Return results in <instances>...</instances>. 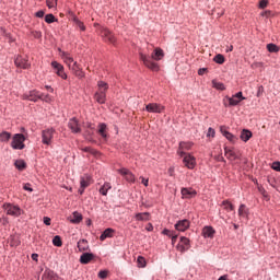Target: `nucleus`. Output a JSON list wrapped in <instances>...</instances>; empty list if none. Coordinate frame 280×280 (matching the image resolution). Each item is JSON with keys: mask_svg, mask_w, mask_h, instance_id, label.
Here are the masks:
<instances>
[{"mask_svg": "<svg viewBox=\"0 0 280 280\" xmlns=\"http://www.w3.org/2000/svg\"><path fill=\"white\" fill-rule=\"evenodd\" d=\"M164 57L165 52L161 48H155L151 54V57L143 52H140V60L143 61L144 67H147V69H150L151 71H159L160 69L159 63L153 60H163Z\"/></svg>", "mask_w": 280, "mask_h": 280, "instance_id": "1", "label": "nucleus"}, {"mask_svg": "<svg viewBox=\"0 0 280 280\" xmlns=\"http://www.w3.org/2000/svg\"><path fill=\"white\" fill-rule=\"evenodd\" d=\"M2 209L5 211L7 215H11L12 218H21V215H23L21 207L14 203H4Z\"/></svg>", "mask_w": 280, "mask_h": 280, "instance_id": "2", "label": "nucleus"}, {"mask_svg": "<svg viewBox=\"0 0 280 280\" xmlns=\"http://www.w3.org/2000/svg\"><path fill=\"white\" fill-rule=\"evenodd\" d=\"M11 148H13V150H24L25 136L23 133H15L12 138Z\"/></svg>", "mask_w": 280, "mask_h": 280, "instance_id": "3", "label": "nucleus"}, {"mask_svg": "<svg viewBox=\"0 0 280 280\" xmlns=\"http://www.w3.org/2000/svg\"><path fill=\"white\" fill-rule=\"evenodd\" d=\"M54 135H56V130H54L52 128L42 131V142L44 143V145H51Z\"/></svg>", "mask_w": 280, "mask_h": 280, "instance_id": "4", "label": "nucleus"}, {"mask_svg": "<svg viewBox=\"0 0 280 280\" xmlns=\"http://www.w3.org/2000/svg\"><path fill=\"white\" fill-rule=\"evenodd\" d=\"M22 100H28L30 102H38L43 100V93L37 90H32L30 93L22 95Z\"/></svg>", "mask_w": 280, "mask_h": 280, "instance_id": "5", "label": "nucleus"}, {"mask_svg": "<svg viewBox=\"0 0 280 280\" xmlns=\"http://www.w3.org/2000/svg\"><path fill=\"white\" fill-rule=\"evenodd\" d=\"M92 184H93V178L91 177V175H83L80 179V185H81L79 188L80 196H82L86 187H90V185Z\"/></svg>", "mask_w": 280, "mask_h": 280, "instance_id": "6", "label": "nucleus"}, {"mask_svg": "<svg viewBox=\"0 0 280 280\" xmlns=\"http://www.w3.org/2000/svg\"><path fill=\"white\" fill-rule=\"evenodd\" d=\"M101 36H103L105 43H110V45H115V43H117V38L108 28H103Z\"/></svg>", "mask_w": 280, "mask_h": 280, "instance_id": "7", "label": "nucleus"}, {"mask_svg": "<svg viewBox=\"0 0 280 280\" xmlns=\"http://www.w3.org/2000/svg\"><path fill=\"white\" fill-rule=\"evenodd\" d=\"M147 113H163L165 110V106L159 103H149L145 105Z\"/></svg>", "mask_w": 280, "mask_h": 280, "instance_id": "8", "label": "nucleus"}, {"mask_svg": "<svg viewBox=\"0 0 280 280\" xmlns=\"http://www.w3.org/2000/svg\"><path fill=\"white\" fill-rule=\"evenodd\" d=\"M176 248L179 253H186V250H189V248H191V245L189 244V238L182 236Z\"/></svg>", "mask_w": 280, "mask_h": 280, "instance_id": "9", "label": "nucleus"}, {"mask_svg": "<svg viewBox=\"0 0 280 280\" xmlns=\"http://www.w3.org/2000/svg\"><path fill=\"white\" fill-rule=\"evenodd\" d=\"M51 67L55 69V72L57 75H59V78L67 80V73H65V67L62 65L58 63V61H52Z\"/></svg>", "mask_w": 280, "mask_h": 280, "instance_id": "10", "label": "nucleus"}, {"mask_svg": "<svg viewBox=\"0 0 280 280\" xmlns=\"http://www.w3.org/2000/svg\"><path fill=\"white\" fill-rule=\"evenodd\" d=\"M118 173L124 176L127 183H135L137 180V178L135 177V174H132V172H130V170L128 168H120L118 170Z\"/></svg>", "mask_w": 280, "mask_h": 280, "instance_id": "11", "label": "nucleus"}, {"mask_svg": "<svg viewBox=\"0 0 280 280\" xmlns=\"http://www.w3.org/2000/svg\"><path fill=\"white\" fill-rule=\"evenodd\" d=\"M226 100L229 101V106H237V104H240V102L243 100H246V97L243 96L242 92H237L232 97L228 96Z\"/></svg>", "mask_w": 280, "mask_h": 280, "instance_id": "12", "label": "nucleus"}, {"mask_svg": "<svg viewBox=\"0 0 280 280\" xmlns=\"http://www.w3.org/2000/svg\"><path fill=\"white\" fill-rule=\"evenodd\" d=\"M183 163L188 170H194V167H196V158L191 154H186L184 156Z\"/></svg>", "mask_w": 280, "mask_h": 280, "instance_id": "13", "label": "nucleus"}, {"mask_svg": "<svg viewBox=\"0 0 280 280\" xmlns=\"http://www.w3.org/2000/svg\"><path fill=\"white\" fill-rule=\"evenodd\" d=\"M15 67H18V69H30V67H32L31 63L27 62V59L18 56L14 60Z\"/></svg>", "mask_w": 280, "mask_h": 280, "instance_id": "14", "label": "nucleus"}, {"mask_svg": "<svg viewBox=\"0 0 280 280\" xmlns=\"http://www.w3.org/2000/svg\"><path fill=\"white\" fill-rule=\"evenodd\" d=\"M68 126L71 132H74V133L82 132V129L80 128V122H78L77 118H71L68 122Z\"/></svg>", "mask_w": 280, "mask_h": 280, "instance_id": "15", "label": "nucleus"}, {"mask_svg": "<svg viewBox=\"0 0 280 280\" xmlns=\"http://www.w3.org/2000/svg\"><path fill=\"white\" fill-rule=\"evenodd\" d=\"M189 224H190L189 220L184 219V220L178 221L175 224V229H176V231H179L183 233V232L187 231V229H189Z\"/></svg>", "mask_w": 280, "mask_h": 280, "instance_id": "16", "label": "nucleus"}, {"mask_svg": "<svg viewBox=\"0 0 280 280\" xmlns=\"http://www.w3.org/2000/svg\"><path fill=\"white\" fill-rule=\"evenodd\" d=\"M191 145H194L191 142H180L177 154H179L180 156H185L187 154L185 153V151L191 150Z\"/></svg>", "mask_w": 280, "mask_h": 280, "instance_id": "17", "label": "nucleus"}, {"mask_svg": "<svg viewBox=\"0 0 280 280\" xmlns=\"http://www.w3.org/2000/svg\"><path fill=\"white\" fill-rule=\"evenodd\" d=\"M42 280H58V276L51 269H46L42 276Z\"/></svg>", "mask_w": 280, "mask_h": 280, "instance_id": "18", "label": "nucleus"}, {"mask_svg": "<svg viewBox=\"0 0 280 280\" xmlns=\"http://www.w3.org/2000/svg\"><path fill=\"white\" fill-rule=\"evenodd\" d=\"M220 130H221V133L223 135V137L226 138L228 141H231V143H235V141H237V138H235V136H233V133L229 132L226 130V127H221Z\"/></svg>", "mask_w": 280, "mask_h": 280, "instance_id": "19", "label": "nucleus"}, {"mask_svg": "<svg viewBox=\"0 0 280 280\" xmlns=\"http://www.w3.org/2000/svg\"><path fill=\"white\" fill-rule=\"evenodd\" d=\"M196 191L192 188H182V197L186 199L195 198Z\"/></svg>", "mask_w": 280, "mask_h": 280, "instance_id": "20", "label": "nucleus"}, {"mask_svg": "<svg viewBox=\"0 0 280 280\" xmlns=\"http://www.w3.org/2000/svg\"><path fill=\"white\" fill-rule=\"evenodd\" d=\"M94 258H95V255H93L91 253H83L80 257V262L89 264V262L93 261Z\"/></svg>", "mask_w": 280, "mask_h": 280, "instance_id": "21", "label": "nucleus"}, {"mask_svg": "<svg viewBox=\"0 0 280 280\" xmlns=\"http://www.w3.org/2000/svg\"><path fill=\"white\" fill-rule=\"evenodd\" d=\"M224 151H225V156L229 161H236L237 153H235V151L233 149L225 147Z\"/></svg>", "mask_w": 280, "mask_h": 280, "instance_id": "22", "label": "nucleus"}, {"mask_svg": "<svg viewBox=\"0 0 280 280\" xmlns=\"http://www.w3.org/2000/svg\"><path fill=\"white\" fill-rule=\"evenodd\" d=\"M202 235H203V237L213 238V235H215V230L211 226H205L202 229Z\"/></svg>", "mask_w": 280, "mask_h": 280, "instance_id": "23", "label": "nucleus"}, {"mask_svg": "<svg viewBox=\"0 0 280 280\" xmlns=\"http://www.w3.org/2000/svg\"><path fill=\"white\" fill-rule=\"evenodd\" d=\"M94 98L96 100V102L98 104H105L106 103V92H104V91L96 92L94 95Z\"/></svg>", "mask_w": 280, "mask_h": 280, "instance_id": "24", "label": "nucleus"}, {"mask_svg": "<svg viewBox=\"0 0 280 280\" xmlns=\"http://www.w3.org/2000/svg\"><path fill=\"white\" fill-rule=\"evenodd\" d=\"M135 218L138 222H148L150 220V212L137 213Z\"/></svg>", "mask_w": 280, "mask_h": 280, "instance_id": "25", "label": "nucleus"}, {"mask_svg": "<svg viewBox=\"0 0 280 280\" xmlns=\"http://www.w3.org/2000/svg\"><path fill=\"white\" fill-rule=\"evenodd\" d=\"M238 215L240 218H244L245 220H248V208L246 205L242 203L238 208Z\"/></svg>", "mask_w": 280, "mask_h": 280, "instance_id": "26", "label": "nucleus"}, {"mask_svg": "<svg viewBox=\"0 0 280 280\" xmlns=\"http://www.w3.org/2000/svg\"><path fill=\"white\" fill-rule=\"evenodd\" d=\"M61 58H62L63 62H66V65H67L69 68L73 65V62H75V61L73 60V57H71V55H69V52H62V54H61Z\"/></svg>", "mask_w": 280, "mask_h": 280, "instance_id": "27", "label": "nucleus"}, {"mask_svg": "<svg viewBox=\"0 0 280 280\" xmlns=\"http://www.w3.org/2000/svg\"><path fill=\"white\" fill-rule=\"evenodd\" d=\"M78 249L80 253H84L85 250H89V241L88 240H80L78 242Z\"/></svg>", "mask_w": 280, "mask_h": 280, "instance_id": "28", "label": "nucleus"}, {"mask_svg": "<svg viewBox=\"0 0 280 280\" xmlns=\"http://www.w3.org/2000/svg\"><path fill=\"white\" fill-rule=\"evenodd\" d=\"M113 233H115V230L110 228L106 229L100 236L101 242H104L107 237H113Z\"/></svg>", "mask_w": 280, "mask_h": 280, "instance_id": "29", "label": "nucleus"}, {"mask_svg": "<svg viewBox=\"0 0 280 280\" xmlns=\"http://www.w3.org/2000/svg\"><path fill=\"white\" fill-rule=\"evenodd\" d=\"M11 138H12L11 132L3 131V132L0 133V142L1 143H8Z\"/></svg>", "mask_w": 280, "mask_h": 280, "instance_id": "30", "label": "nucleus"}, {"mask_svg": "<svg viewBox=\"0 0 280 280\" xmlns=\"http://www.w3.org/2000/svg\"><path fill=\"white\" fill-rule=\"evenodd\" d=\"M109 189H113V186L110 185V183H105V184L100 188V194H102V196H107Z\"/></svg>", "mask_w": 280, "mask_h": 280, "instance_id": "31", "label": "nucleus"}, {"mask_svg": "<svg viewBox=\"0 0 280 280\" xmlns=\"http://www.w3.org/2000/svg\"><path fill=\"white\" fill-rule=\"evenodd\" d=\"M250 137H253V132H250V130H247V129H244L242 132H241V139L242 141H249L250 140Z\"/></svg>", "mask_w": 280, "mask_h": 280, "instance_id": "32", "label": "nucleus"}, {"mask_svg": "<svg viewBox=\"0 0 280 280\" xmlns=\"http://www.w3.org/2000/svg\"><path fill=\"white\" fill-rule=\"evenodd\" d=\"M14 166L16 167V170H19L20 172H23V170H25L27 167V164L25 163V161L23 160H16L14 162Z\"/></svg>", "mask_w": 280, "mask_h": 280, "instance_id": "33", "label": "nucleus"}, {"mask_svg": "<svg viewBox=\"0 0 280 280\" xmlns=\"http://www.w3.org/2000/svg\"><path fill=\"white\" fill-rule=\"evenodd\" d=\"M222 207H223V209H225V211H228V212H230V211H235V206H233V203H231V201H229V200L222 201Z\"/></svg>", "mask_w": 280, "mask_h": 280, "instance_id": "34", "label": "nucleus"}, {"mask_svg": "<svg viewBox=\"0 0 280 280\" xmlns=\"http://www.w3.org/2000/svg\"><path fill=\"white\" fill-rule=\"evenodd\" d=\"M71 222L72 224H80L82 222V215L79 212H73Z\"/></svg>", "mask_w": 280, "mask_h": 280, "instance_id": "35", "label": "nucleus"}, {"mask_svg": "<svg viewBox=\"0 0 280 280\" xmlns=\"http://www.w3.org/2000/svg\"><path fill=\"white\" fill-rule=\"evenodd\" d=\"M212 86L213 89H217V91H225V86H224V83L222 82H218L215 80H212Z\"/></svg>", "mask_w": 280, "mask_h": 280, "instance_id": "36", "label": "nucleus"}, {"mask_svg": "<svg viewBox=\"0 0 280 280\" xmlns=\"http://www.w3.org/2000/svg\"><path fill=\"white\" fill-rule=\"evenodd\" d=\"M98 135H101V137L103 139H106L107 135H106V124H100L98 125Z\"/></svg>", "mask_w": 280, "mask_h": 280, "instance_id": "37", "label": "nucleus"}, {"mask_svg": "<svg viewBox=\"0 0 280 280\" xmlns=\"http://www.w3.org/2000/svg\"><path fill=\"white\" fill-rule=\"evenodd\" d=\"M98 86V93H102V91H104V93H106V91H108V83L104 82V81H100L97 83Z\"/></svg>", "mask_w": 280, "mask_h": 280, "instance_id": "38", "label": "nucleus"}, {"mask_svg": "<svg viewBox=\"0 0 280 280\" xmlns=\"http://www.w3.org/2000/svg\"><path fill=\"white\" fill-rule=\"evenodd\" d=\"M267 49L270 51V54H277L279 51V46L276 44H268Z\"/></svg>", "mask_w": 280, "mask_h": 280, "instance_id": "39", "label": "nucleus"}, {"mask_svg": "<svg viewBox=\"0 0 280 280\" xmlns=\"http://www.w3.org/2000/svg\"><path fill=\"white\" fill-rule=\"evenodd\" d=\"M214 62H217V65H224V55H217L213 58Z\"/></svg>", "mask_w": 280, "mask_h": 280, "instance_id": "40", "label": "nucleus"}, {"mask_svg": "<svg viewBox=\"0 0 280 280\" xmlns=\"http://www.w3.org/2000/svg\"><path fill=\"white\" fill-rule=\"evenodd\" d=\"M137 264L138 268H145V258L143 256H138Z\"/></svg>", "mask_w": 280, "mask_h": 280, "instance_id": "41", "label": "nucleus"}, {"mask_svg": "<svg viewBox=\"0 0 280 280\" xmlns=\"http://www.w3.org/2000/svg\"><path fill=\"white\" fill-rule=\"evenodd\" d=\"M52 244H54V246H58V247L62 246V238H60L59 235L55 236L52 238Z\"/></svg>", "mask_w": 280, "mask_h": 280, "instance_id": "42", "label": "nucleus"}, {"mask_svg": "<svg viewBox=\"0 0 280 280\" xmlns=\"http://www.w3.org/2000/svg\"><path fill=\"white\" fill-rule=\"evenodd\" d=\"M74 23L77 27H80L81 32H84L86 30V26H84V23L78 19H74Z\"/></svg>", "mask_w": 280, "mask_h": 280, "instance_id": "43", "label": "nucleus"}, {"mask_svg": "<svg viewBox=\"0 0 280 280\" xmlns=\"http://www.w3.org/2000/svg\"><path fill=\"white\" fill-rule=\"evenodd\" d=\"M45 21H46L47 23H55L56 16H54V14L49 13V14H47V15L45 16Z\"/></svg>", "mask_w": 280, "mask_h": 280, "instance_id": "44", "label": "nucleus"}, {"mask_svg": "<svg viewBox=\"0 0 280 280\" xmlns=\"http://www.w3.org/2000/svg\"><path fill=\"white\" fill-rule=\"evenodd\" d=\"M69 69H71V71H73V73H75V71H79L81 68H80V65H78V61H74V62L70 66Z\"/></svg>", "mask_w": 280, "mask_h": 280, "instance_id": "45", "label": "nucleus"}, {"mask_svg": "<svg viewBox=\"0 0 280 280\" xmlns=\"http://www.w3.org/2000/svg\"><path fill=\"white\" fill-rule=\"evenodd\" d=\"M42 102H46L47 104H49L51 102V96L49 94H43Z\"/></svg>", "mask_w": 280, "mask_h": 280, "instance_id": "46", "label": "nucleus"}, {"mask_svg": "<svg viewBox=\"0 0 280 280\" xmlns=\"http://www.w3.org/2000/svg\"><path fill=\"white\" fill-rule=\"evenodd\" d=\"M98 277H100V279H106V277H108V271H106V270H101V271L98 272Z\"/></svg>", "mask_w": 280, "mask_h": 280, "instance_id": "47", "label": "nucleus"}, {"mask_svg": "<svg viewBox=\"0 0 280 280\" xmlns=\"http://www.w3.org/2000/svg\"><path fill=\"white\" fill-rule=\"evenodd\" d=\"M259 8L264 10V8H268V0H260Z\"/></svg>", "mask_w": 280, "mask_h": 280, "instance_id": "48", "label": "nucleus"}, {"mask_svg": "<svg viewBox=\"0 0 280 280\" xmlns=\"http://www.w3.org/2000/svg\"><path fill=\"white\" fill-rule=\"evenodd\" d=\"M47 8L51 9L56 5V0H46Z\"/></svg>", "mask_w": 280, "mask_h": 280, "instance_id": "49", "label": "nucleus"}, {"mask_svg": "<svg viewBox=\"0 0 280 280\" xmlns=\"http://www.w3.org/2000/svg\"><path fill=\"white\" fill-rule=\"evenodd\" d=\"M74 75H77V78H84V72L82 71V68H80L79 70H77L74 72Z\"/></svg>", "mask_w": 280, "mask_h": 280, "instance_id": "50", "label": "nucleus"}, {"mask_svg": "<svg viewBox=\"0 0 280 280\" xmlns=\"http://www.w3.org/2000/svg\"><path fill=\"white\" fill-rule=\"evenodd\" d=\"M207 137H215V129L210 127L208 129Z\"/></svg>", "mask_w": 280, "mask_h": 280, "instance_id": "51", "label": "nucleus"}, {"mask_svg": "<svg viewBox=\"0 0 280 280\" xmlns=\"http://www.w3.org/2000/svg\"><path fill=\"white\" fill-rule=\"evenodd\" d=\"M23 189L25 191H34V189H32V184L30 183L24 184Z\"/></svg>", "mask_w": 280, "mask_h": 280, "instance_id": "52", "label": "nucleus"}, {"mask_svg": "<svg viewBox=\"0 0 280 280\" xmlns=\"http://www.w3.org/2000/svg\"><path fill=\"white\" fill-rule=\"evenodd\" d=\"M272 170H275L276 172H280V162H273Z\"/></svg>", "mask_w": 280, "mask_h": 280, "instance_id": "53", "label": "nucleus"}, {"mask_svg": "<svg viewBox=\"0 0 280 280\" xmlns=\"http://www.w3.org/2000/svg\"><path fill=\"white\" fill-rule=\"evenodd\" d=\"M44 224H46V226H51V218L44 217Z\"/></svg>", "mask_w": 280, "mask_h": 280, "instance_id": "54", "label": "nucleus"}, {"mask_svg": "<svg viewBox=\"0 0 280 280\" xmlns=\"http://www.w3.org/2000/svg\"><path fill=\"white\" fill-rule=\"evenodd\" d=\"M35 16H37V19H43V16H45V11L40 10V11H37L35 13Z\"/></svg>", "mask_w": 280, "mask_h": 280, "instance_id": "55", "label": "nucleus"}, {"mask_svg": "<svg viewBox=\"0 0 280 280\" xmlns=\"http://www.w3.org/2000/svg\"><path fill=\"white\" fill-rule=\"evenodd\" d=\"M34 38H40L43 36V33L38 32V31H34L32 32Z\"/></svg>", "mask_w": 280, "mask_h": 280, "instance_id": "56", "label": "nucleus"}, {"mask_svg": "<svg viewBox=\"0 0 280 280\" xmlns=\"http://www.w3.org/2000/svg\"><path fill=\"white\" fill-rule=\"evenodd\" d=\"M140 180H141L142 185H144V187H148V183H149V179H148V178L141 176V177H140Z\"/></svg>", "mask_w": 280, "mask_h": 280, "instance_id": "57", "label": "nucleus"}, {"mask_svg": "<svg viewBox=\"0 0 280 280\" xmlns=\"http://www.w3.org/2000/svg\"><path fill=\"white\" fill-rule=\"evenodd\" d=\"M207 73V68H201L198 70V75H205Z\"/></svg>", "mask_w": 280, "mask_h": 280, "instance_id": "58", "label": "nucleus"}, {"mask_svg": "<svg viewBox=\"0 0 280 280\" xmlns=\"http://www.w3.org/2000/svg\"><path fill=\"white\" fill-rule=\"evenodd\" d=\"M145 230L147 231H154V225H152V223H148Z\"/></svg>", "mask_w": 280, "mask_h": 280, "instance_id": "59", "label": "nucleus"}, {"mask_svg": "<svg viewBox=\"0 0 280 280\" xmlns=\"http://www.w3.org/2000/svg\"><path fill=\"white\" fill-rule=\"evenodd\" d=\"M163 234H164V235H167L168 237H172V232H171L170 230H167V229H165V230L163 231Z\"/></svg>", "mask_w": 280, "mask_h": 280, "instance_id": "60", "label": "nucleus"}, {"mask_svg": "<svg viewBox=\"0 0 280 280\" xmlns=\"http://www.w3.org/2000/svg\"><path fill=\"white\" fill-rule=\"evenodd\" d=\"M33 261H38V254H32Z\"/></svg>", "mask_w": 280, "mask_h": 280, "instance_id": "61", "label": "nucleus"}, {"mask_svg": "<svg viewBox=\"0 0 280 280\" xmlns=\"http://www.w3.org/2000/svg\"><path fill=\"white\" fill-rule=\"evenodd\" d=\"M176 240H178V235H173L172 236V244H176Z\"/></svg>", "mask_w": 280, "mask_h": 280, "instance_id": "62", "label": "nucleus"}, {"mask_svg": "<svg viewBox=\"0 0 280 280\" xmlns=\"http://www.w3.org/2000/svg\"><path fill=\"white\" fill-rule=\"evenodd\" d=\"M258 189H259L260 194H262V196L266 197V189H264V188H261V187H259Z\"/></svg>", "mask_w": 280, "mask_h": 280, "instance_id": "63", "label": "nucleus"}, {"mask_svg": "<svg viewBox=\"0 0 280 280\" xmlns=\"http://www.w3.org/2000/svg\"><path fill=\"white\" fill-rule=\"evenodd\" d=\"M270 14H271L270 11H265V12L262 13V16H270Z\"/></svg>", "mask_w": 280, "mask_h": 280, "instance_id": "64", "label": "nucleus"}]
</instances>
